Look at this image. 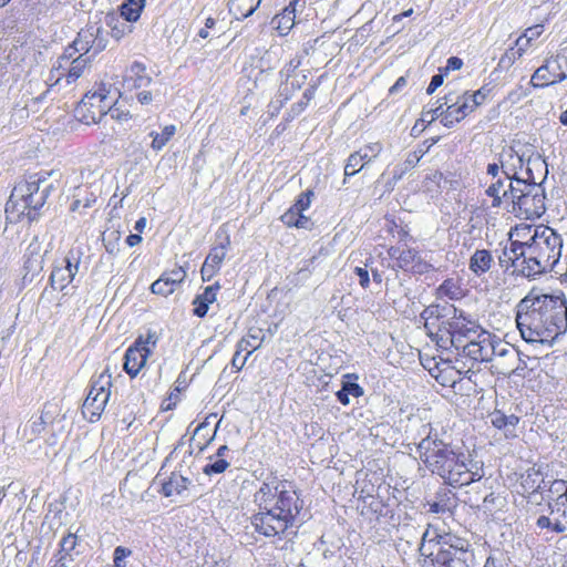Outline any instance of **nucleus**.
<instances>
[{"label":"nucleus","mask_w":567,"mask_h":567,"mask_svg":"<svg viewBox=\"0 0 567 567\" xmlns=\"http://www.w3.org/2000/svg\"><path fill=\"white\" fill-rule=\"evenodd\" d=\"M228 466H229V463L226 460L218 458L215 462L208 463L207 465H205V467L203 468V472L206 475L220 474V473H224Z\"/></svg>","instance_id":"8fccbe9b"},{"label":"nucleus","mask_w":567,"mask_h":567,"mask_svg":"<svg viewBox=\"0 0 567 567\" xmlns=\"http://www.w3.org/2000/svg\"><path fill=\"white\" fill-rule=\"evenodd\" d=\"M342 388L351 396L359 398L363 395V389L358 383L344 382Z\"/></svg>","instance_id":"69168bd1"},{"label":"nucleus","mask_w":567,"mask_h":567,"mask_svg":"<svg viewBox=\"0 0 567 567\" xmlns=\"http://www.w3.org/2000/svg\"><path fill=\"white\" fill-rule=\"evenodd\" d=\"M316 90H317L316 85H311L305 90V92L302 94V99L298 103H296L291 106V112L295 115L300 114L306 109V106L309 104V102L313 99V96L316 94Z\"/></svg>","instance_id":"c03bdc74"},{"label":"nucleus","mask_w":567,"mask_h":567,"mask_svg":"<svg viewBox=\"0 0 567 567\" xmlns=\"http://www.w3.org/2000/svg\"><path fill=\"white\" fill-rule=\"evenodd\" d=\"M220 288L219 284L216 282L205 288L204 292L196 296L193 303L195 306L193 312L198 318H203L207 315L209 305L216 301V292Z\"/></svg>","instance_id":"5701e85b"},{"label":"nucleus","mask_w":567,"mask_h":567,"mask_svg":"<svg viewBox=\"0 0 567 567\" xmlns=\"http://www.w3.org/2000/svg\"><path fill=\"white\" fill-rule=\"evenodd\" d=\"M491 423L498 430H503L506 437L516 436V426L519 422V417L515 414L506 415L499 410H495L489 415Z\"/></svg>","instance_id":"aec40b11"},{"label":"nucleus","mask_w":567,"mask_h":567,"mask_svg":"<svg viewBox=\"0 0 567 567\" xmlns=\"http://www.w3.org/2000/svg\"><path fill=\"white\" fill-rule=\"evenodd\" d=\"M34 250L31 249V245L27 249L25 260L23 264L24 274L22 276L23 285L32 284L35 278L34 271Z\"/></svg>","instance_id":"a19ab883"},{"label":"nucleus","mask_w":567,"mask_h":567,"mask_svg":"<svg viewBox=\"0 0 567 567\" xmlns=\"http://www.w3.org/2000/svg\"><path fill=\"white\" fill-rule=\"evenodd\" d=\"M516 323L525 341L551 342L567 330V301L530 291L516 306Z\"/></svg>","instance_id":"f257e3e1"},{"label":"nucleus","mask_w":567,"mask_h":567,"mask_svg":"<svg viewBox=\"0 0 567 567\" xmlns=\"http://www.w3.org/2000/svg\"><path fill=\"white\" fill-rule=\"evenodd\" d=\"M219 270V267L214 265L213 262L205 259L200 274L204 281H208L213 278V276Z\"/></svg>","instance_id":"13d9d810"},{"label":"nucleus","mask_w":567,"mask_h":567,"mask_svg":"<svg viewBox=\"0 0 567 567\" xmlns=\"http://www.w3.org/2000/svg\"><path fill=\"white\" fill-rule=\"evenodd\" d=\"M511 187L517 188L516 183L512 181L511 176L503 175L502 177L491 181L485 194L492 197L493 208H501L504 203L509 204L513 196L508 194Z\"/></svg>","instance_id":"f8f14e48"},{"label":"nucleus","mask_w":567,"mask_h":567,"mask_svg":"<svg viewBox=\"0 0 567 567\" xmlns=\"http://www.w3.org/2000/svg\"><path fill=\"white\" fill-rule=\"evenodd\" d=\"M503 505V499L496 495L494 492H491L483 498L482 509L484 512H494L501 508Z\"/></svg>","instance_id":"49530a36"},{"label":"nucleus","mask_w":567,"mask_h":567,"mask_svg":"<svg viewBox=\"0 0 567 567\" xmlns=\"http://www.w3.org/2000/svg\"><path fill=\"white\" fill-rule=\"evenodd\" d=\"M258 512L251 517L255 530L266 537L280 536L293 527L303 502L297 491L276 477L265 481L254 494Z\"/></svg>","instance_id":"f03ea898"},{"label":"nucleus","mask_w":567,"mask_h":567,"mask_svg":"<svg viewBox=\"0 0 567 567\" xmlns=\"http://www.w3.org/2000/svg\"><path fill=\"white\" fill-rule=\"evenodd\" d=\"M498 340H494L487 331H481L476 338L470 339L464 346L463 357L475 362H489L495 355Z\"/></svg>","instance_id":"1a4fd4ad"},{"label":"nucleus","mask_w":567,"mask_h":567,"mask_svg":"<svg viewBox=\"0 0 567 567\" xmlns=\"http://www.w3.org/2000/svg\"><path fill=\"white\" fill-rule=\"evenodd\" d=\"M436 550H432L422 563V567H472L474 554L468 549L466 540L455 538L439 542Z\"/></svg>","instance_id":"0eeeda50"},{"label":"nucleus","mask_w":567,"mask_h":567,"mask_svg":"<svg viewBox=\"0 0 567 567\" xmlns=\"http://www.w3.org/2000/svg\"><path fill=\"white\" fill-rule=\"evenodd\" d=\"M110 399V395L109 394H101V395H86L85 400H84V403H83V406H82V411H83V414L86 415L89 414V419L91 422H94L96 421L102 412L104 411L105 409V405L107 403Z\"/></svg>","instance_id":"b1692460"},{"label":"nucleus","mask_w":567,"mask_h":567,"mask_svg":"<svg viewBox=\"0 0 567 567\" xmlns=\"http://www.w3.org/2000/svg\"><path fill=\"white\" fill-rule=\"evenodd\" d=\"M421 433L425 436L417 444L420 458L433 474H437L454 487L468 485L483 477L482 467L441 440L437 433L432 435L430 424L422 425Z\"/></svg>","instance_id":"7ed1b4c3"},{"label":"nucleus","mask_w":567,"mask_h":567,"mask_svg":"<svg viewBox=\"0 0 567 567\" xmlns=\"http://www.w3.org/2000/svg\"><path fill=\"white\" fill-rule=\"evenodd\" d=\"M542 475V472L539 468L530 467L526 471V474L523 476V488L527 491H537V489H545L546 483L545 480H540L539 482L536 480L537 476Z\"/></svg>","instance_id":"72a5a7b5"},{"label":"nucleus","mask_w":567,"mask_h":567,"mask_svg":"<svg viewBox=\"0 0 567 567\" xmlns=\"http://www.w3.org/2000/svg\"><path fill=\"white\" fill-rule=\"evenodd\" d=\"M452 101L447 95L442 100H437L431 107L424 109L422 112V121L427 122L429 124L435 121L437 117H441V112L443 111V105L447 104V102Z\"/></svg>","instance_id":"58836bf2"},{"label":"nucleus","mask_w":567,"mask_h":567,"mask_svg":"<svg viewBox=\"0 0 567 567\" xmlns=\"http://www.w3.org/2000/svg\"><path fill=\"white\" fill-rule=\"evenodd\" d=\"M524 243L520 241H512L509 247H505L503 249L502 255L498 256V261L501 267L505 268L506 270L509 267H514L516 270L523 274V270H525L524 266H527L526 262H523L524 255H519V252H523Z\"/></svg>","instance_id":"dca6fc26"},{"label":"nucleus","mask_w":567,"mask_h":567,"mask_svg":"<svg viewBox=\"0 0 567 567\" xmlns=\"http://www.w3.org/2000/svg\"><path fill=\"white\" fill-rule=\"evenodd\" d=\"M367 158L359 152L352 153L344 166V177L353 176L359 173L368 163Z\"/></svg>","instance_id":"4c0bfd02"},{"label":"nucleus","mask_w":567,"mask_h":567,"mask_svg":"<svg viewBox=\"0 0 567 567\" xmlns=\"http://www.w3.org/2000/svg\"><path fill=\"white\" fill-rule=\"evenodd\" d=\"M468 341V338L462 336V334H454L453 333V343L452 348H454L458 354L462 355L464 352V346H466V342Z\"/></svg>","instance_id":"774afa93"},{"label":"nucleus","mask_w":567,"mask_h":567,"mask_svg":"<svg viewBox=\"0 0 567 567\" xmlns=\"http://www.w3.org/2000/svg\"><path fill=\"white\" fill-rule=\"evenodd\" d=\"M439 291L442 293V295H445L447 297H450L451 299H455V298H458V296L461 295V290H460V287H457L453 280L449 279V280H445L439 288Z\"/></svg>","instance_id":"864d4df0"},{"label":"nucleus","mask_w":567,"mask_h":567,"mask_svg":"<svg viewBox=\"0 0 567 567\" xmlns=\"http://www.w3.org/2000/svg\"><path fill=\"white\" fill-rule=\"evenodd\" d=\"M190 481L177 473H172L169 478L162 484V493L166 497H171L174 495H182L186 492Z\"/></svg>","instance_id":"bb28decb"},{"label":"nucleus","mask_w":567,"mask_h":567,"mask_svg":"<svg viewBox=\"0 0 567 567\" xmlns=\"http://www.w3.org/2000/svg\"><path fill=\"white\" fill-rule=\"evenodd\" d=\"M135 341H142V349L151 350V347H155L158 341V336L155 331L148 330L146 337L140 336Z\"/></svg>","instance_id":"4d7b16f0"},{"label":"nucleus","mask_w":567,"mask_h":567,"mask_svg":"<svg viewBox=\"0 0 567 567\" xmlns=\"http://www.w3.org/2000/svg\"><path fill=\"white\" fill-rule=\"evenodd\" d=\"M457 107L464 111V114L467 115L472 113L478 105H474V102L471 100V94L465 93L462 97V101H457Z\"/></svg>","instance_id":"680f3d73"},{"label":"nucleus","mask_w":567,"mask_h":567,"mask_svg":"<svg viewBox=\"0 0 567 567\" xmlns=\"http://www.w3.org/2000/svg\"><path fill=\"white\" fill-rule=\"evenodd\" d=\"M354 274L359 278V284L363 289H368L370 286V276L367 268L363 267H355Z\"/></svg>","instance_id":"0e129e2a"},{"label":"nucleus","mask_w":567,"mask_h":567,"mask_svg":"<svg viewBox=\"0 0 567 567\" xmlns=\"http://www.w3.org/2000/svg\"><path fill=\"white\" fill-rule=\"evenodd\" d=\"M145 6V0H126L121 7V14L126 21H136Z\"/></svg>","instance_id":"473e14b6"},{"label":"nucleus","mask_w":567,"mask_h":567,"mask_svg":"<svg viewBox=\"0 0 567 567\" xmlns=\"http://www.w3.org/2000/svg\"><path fill=\"white\" fill-rule=\"evenodd\" d=\"M530 360L532 359L528 355H522V361H517V363L515 364L514 375H517V377H520V378H525L526 377V371L527 370H533V368L528 367V362Z\"/></svg>","instance_id":"e2e57ef3"},{"label":"nucleus","mask_w":567,"mask_h":567,"mask_svg":"<svg viewBox=\"0 0 567 567\" xmlns=\"http://www.w3.org/2000/svg\"><path fill=\"white\" fill-rule=\"evenodd\" d=\"M426 334L440 348L449 350L453 343V331L457 327V309L452 305H431L421 312Z\"/></svg>","instance_id":"39448f33"},{"label":"nucleus","mask_w":567,"mask_h":567,"mask_svg":"<svg viewBox=\"0 0 567 567\" xmlns=\"http://www.w3.org/2000/svg\"><path fill=\"white\" fill-rule=\"evenodd\" d=\"M48 176L51 178L49 183L43 184L39 192H41V200L38 208L45 204H51V197L59 193L61 174L55 169H49Z\"/></svg>","instance_id":"cd10ccee"},{"label":"nucleus","mask_w":567,"mask_h":567,"mask_svg":"<svg viewBox=\"0 0 567 567\" xmlns=\"http://www.w3.org/2000/svg\"><path fill=\"white\" fill-rule=\"evenodd\" d=\"M260 2L261 0H230L229 13L237 20L246 19L257 10Z\"/></svg>","instance_id":"a878e982"},{"label":"nucleus","mask_w":567,"mask_h":567,"mask_svg":"<svg viewBox=\"0 0 567 567\" xmlns=\"http://www.w3.org/2000/svg\"><path fill=\"white\" fill-rule=\"evenodd\" d=\"M486 174L491 177V181L505 175L502 161L499 159V163H489L486 167Z\"/></svg>","instance_id":"052dcab7"},{"label":"nucleus","mask_w":567,"mask_h":567,"mask_svg":"<svg viewBox=\"0 0 567 567\" xmlns=\"http://www.w3.org/2000/svg\"><path fill=\"white\" fill-rule=\"evenodd\" d=\"M109 106L103 93H87L82 99L78 112L82 114L86 124L99 123L107 114Z\"/></svg>","instance_id":"9d476101"},{"label":"nucleus","mask_w":567,"mask_h":567,"mask_svg":"<svg viewBox=\"0 0 567 567\" xmlns=\"http://www.w3.org/2000/svg\"><path fill=\"white\" fill-rule=\"evenodd\" d=\"M382 151V145L379 142L370 143L359 150V152L367 158L365 163H370Z\"/></svg>","instance_id":"603ef678"},{"label":"nucleus","mask_w":567,"mask_h":567,"mask_svg":"<svg viewBox=\"0 0 567 567\" xmlns=\"http://www.w3.org/2000/svg\"><path fill=\"white\" fill-rule=\"evenodd\" d=\"M548 493L550 494L547 496L548 498L557 495V504L565 505L567 503V482L564 480L553 481L548 487Z\"/></svg>","instance_id":"ea45409f"},{"label":"nucleus","mask_w":567,"mask_h":567,"mask_svg":"<svg viewBox=\"0 0 567 567\" xmlns=\"http://www.w3.org/2000/svg\"><path fill=\"white\" fill-rule=\"evenodd\" d=\"M218 238H220V241L218 245L214 246L208 256L206 257V260L213 262L214 265L218 266L220 268L221 262L224 261L227 249L230 246V238L228 235H224L221 238L220 235H217Z\"/></svg>","instance_id":"c756f323"},{"label":"nucleus","mask_w":567,"mask_h":567,"mask_svg":"<svg viewBox=\"0 0 567 567\" xmlns=\"http://www.w3.org/2000/svg\"><path fill=\"white\" fill-rule=\"evenodd\" d=\"M520 56V52L516 51L515 48L512 47L501 56L498 66L502 69H509Z\"/></svg>","instance_id":"de8ad7c7"},{"label":"nucleus","mask_w":567,"mask_h":567,"mask_svg":"<svg viewBox=\"0 0 567 567\" xmlns=\"http://www.w3.org/2000/svg\"><path fill=\"white\" fill-rule=\"evenodd\" d=\"M186 271L182 268H175L169 272L163 274L151 286V291L156 295L168 296L175 291L178 285L185 279Z\"/></svg>","instance_id":"ddd939ff"},{"label":"nucleus","mask_w":567,"mask_h":567,"mask_svg":"<svg viewBox=\"0 0 567 567\" xmlns=\"http://www.w3.org/2000/svg\"><path fill=\"white\" fill-rule=\"evenodd\" d=\"M526 169H525V177H523L524 179H526V183H537L536 182V177L534 175V169H542L544 168L545 172L547 173V164L546 162L542 158L540 155L536 154V155H530L526 163Z\"/></svg>","instance_id":"c9c22d12"},{"label":"nucleus","mask_w":567,"mask_h":567,"mask_svg":"<svg viewBox=\"0 0 567 567\" xmlns=\"http://www.w3.org/2000/svg\"><path fill=\"white\" fill-rule=\"evenodd\" d=\"M465 116L464 111L460 110L455 102L452 105H449L444 112H441V123L445 127H453L455 123H458Z\"/></svg>","instance_id":"e433bc0d"},{"label":"nucleus","mask_w":567,"mask_h":567,"mask_svg":"<svg viewBox=\"0 0 567 567\" xmlns=\"http://www.w3.org/2000/svg\"><path fill=\"white\" fill-rule=\"evenodd\" d=\"M80 49L72 42L63 52V54L58 60V65L55 71H60L61 69H66V64H69L73 59H75V54L80 53Z\"/></svg>","instance_id":"a18cd8bd"},{"label":"nucleus","mask_w":567,"mask_h":567,"mask_svg":"<svg viewBox=\"0 0 567 567\" xmlns=\"http://www.w3.org/2000/svg\"><path fill=\"white\" fill-rule=\"evenodd\" d=\"M501 161L506 176H511L512 181L516 183L517 179H524L523 176H518V172L525 166L524 155H519L512 147L505 150L501 154Z\"/></svg>","instance_id":"f3484780"},{"label":"nucleus","mask_w":567,"mask_h":567,"mask_svg":"<svg viewBox=\"0 0 567 567\" xmlns=\"http://www.w3.org/2000/svg\"><path fill=\"white\" fill-rule=\"evenodd\" d=\"M566 78L567 75L565 73H556L555 71H551V65L547 63L534 72L530 82L534 86L543 87L561 82Z\"/></svg>","instance_id":"4be33fe9"},{"label":"nucleus","mask_w":567,"mask_h":567,"mask_svg":"<svg viewBox=\"0 0 567 567\" xmlns=\"http://www.w3.org/2000/svg\"><path fill=\"white\" fill-rule=\"evenodd\" d=\"M142 341H135L133 346H131L125 353L124 361V370L125 372L134 378L138 374L142 368L145 365L148 355L151 354V350L142 349Z\"/></svg>","instance_id":"4468645a"},{"label":"nucleus","mask_w":567,"mask_h":567,"mask_svg":"<svg viewBox=\"0 0 567 567\" xmlns=\"http://www.w3.org/2000/svg\"><path fill=\"white\" fill-rule=\"evenodd\" d=\"M423 155V151L409 153L405 161L402 164L395 166L393 172V179L395 182L400 181L408 171L416 166Z\"/></svg>","instance_id":"2f4dec72"},{"label":"nucleus","mask_w":567,"mask_h":567,"mask_svg":"<svg viewBox=\"0 0 567 567\" xmlns=\"http://www.w3.org/2000/svg\"><path fill=\"white\" fill-rule=\"evenodd\" d=\"M34 190V183L28 181L20 182L14 186L6 205V215L10 223H23L31 226L35 216Z\"/></svg>","instance_id":"6e6552de"},{"label":"nucleus","mask_w":567,"mask_h":567,"mask_svg":"<svg viewBox=\"0 0 567 567\" xmlns=\"http://www.w3.org/2000/svg\"><path fill=\"white\" fill-rule=\"evenodd\" d=\"M494 262L493 256L487 249H477L470 258L468 268L476 276L486 274Z\"/></svg>","instance_id":"393cba45"},{"label":"nucleus","mask_w":567,"mask_h":567,"mask_svg":"<svg viewBox=\"0 0 567 567\" xmlns=\"http://www.w3.org/2000/svg\"><path fill=\"white\" fill-rule=\"evenodd\" d=\"M444 82V75L442 73L432 76L431 82L426 89L427 94H433Z\"/></svg>","instance_id":"338daca9"},{"label":"nucleus","mask_w":567,"mask_h":567,"mask_svg":"<svg viewBox=\"0 0 567 567\" xmlns=\"http://www.w3.org/2000/svg\"><path fill=\"white\" fill-rule=\"evenodd\" d=\"M176 126L175 125H166L162 133L151 132L150 136L152 140V148L155 151H161L168 141L175 135Z\"/></svg>","instance_id":"f704fd0d"},{"label":"nucleus","mask_w":567,"mask_h":567,"mask_svg":"<svg viewBox=\"0 0 567 567\" xmlns=\"http://www.w3.org/2000/svg\"><path fill=\"white\" fill-rule=\"evenodd\" d=\"M79 271V261L75 260L73 264L69 257L63 259V265L55 267L50 276L51 285L54 289L62 290L68 284H70L74 276Z\"/></svg>","instance_id":"2eb2a0df"},{"label":"nucleus","mask_w":567,"mask_h":567,"mask_svg":"<svg viewBox=\"0 0 567 567\" xmlns=\"http://www.w3.org/2000/svg\"><path fill=\"white\" fill-rule=\"evenodd\" d=\"M265 337V332L261 328L251 327L248 329L246 336L238 341L237 348L239 351H247V355L249 357L261 347Z\"/></svg>","instance_id":"412c9836"},{"label":"nucleus","mask_w":567,"mask_h":567,"mask_svg":"<svg viewBox=\"0 0 567 567\" xmlns=\"http://www.w3.org/2000/svg\"><path fill=\"white\" fill-rule=\"evenodd\" d=\"M530 238L524 243L523 276L535 277L554 270L561 257L563 238L554 228L546 225L535 226ZM522 255V252H519Z\"/></svg>","instance_id":"20e7f679"},{"label":"nucleus","mask_w":567,"mask_h":567,"mask_svg":"<svg viewBox=\"0 0 567 567\" xmlns=\"http://www.w3.org/2000/svg\"><path fill=\"white\" fill-rule=\"evenodd\" d=\"M492 361L493 368L498 374L512 375L514 374L517 361H522V353L508 343H503L498 340Z\"/></svg>","instance_id":"9b49d317"},{"label":"nucleus","mask_w":567,"mask_h":567,"mask_svg":"<svg viewBox=\"0 0 567 567\" xmlns=\"http://www.w3.org/2000/svg\"><path fill=\"white\" fill-rule=\"evenodd\" d=\"M457 327L458 329H455L453 331L454 334H462L466 338L473 339V336H477L480 332H477V329L475 326L467 327V323L465 322V318H463V312L457 310Z\"/></svg>","instance_id":"37998d69"},{"label":"nucleus","mask_w":567,"mask_h":567,"mask_svg":"<svg viewBox=\"0 0 567 567\" xmlns=\"http://www.w3.org/2000/svg\"><path fill=\"white\" fill-rule=\"evenodd\" d=\"M132 554V550L122 546L114 549L113 564L114 567H125V558Z\"/></svg>","instance_id":"6e6d98bb"},{"label":"nucleus","mask_w":567,"mask_h":567,"mask_svg":"<svg viewBox=\"0 0 567 567\" xmlns=\"http://www.w3.org/2000/svg\"><path fill=\"white\" fill-rule=\"evenodd\" d=\"M517 188L511 187L508 190L512 199L509 204L515 213L526 219L539 218L545 212V192L542 183H526V179L516 181Z\"/></svg>","instance_id":"423d86ee"},{"label":"nucleus","mask_w":567,"mask_h":567,"mask_svg":"<svg viewBox=\"0 0 567 567\" xmlns=\"http://www.w3.org/2000/svg\"><path fill=\"white\" fill-rule=\"evenodd\" d=\"M94 33H102V29L100 27L92 25L85 30H81L78 33L76 39L73 41L82 52L81 54H84V56H87V53L92 51L91 44L94 42Z\"/></svg>","instance_id":"c85d7f7f"},{"label":"nucleus","mask_w":567,"mask_h":567,"mask_svg":"<svg viewBox=\"0 0 567 567\" xmlns=\"http://www.w3.org/2000/svg\"><path fill=\"white\" fill-rule=\"evenodd\" d=\"M60 525L61 520L59 517H56V514H54L52 518H50L49 515H47L41 526L43 537L48 536V540L50 542L51 537L49 536V534L54 530L55 526L59 527Z\"/></svg>","instance_id":"5fc2aeb1"},{"label":"nucleus","mask_w":567,"mask_h":567,"mask_svg":"<svg viewBox=\"0 0 567 567\" xmlns=\"http://www.w3.org/2000/svg\"><path fill=\"white\" fill-rule=\"evenodd\" d=\"M111 374L107 371L102 372L96 379L92 380L91 389L87 395H101L109 394L111 395Z\"/></svg>","instance_id":"7c9ffc66"},{"label":"nucleus","mask_w":567,"mask_h":567,"mask_svg":"<svg viewBox=\"0 0 567 567\" xmlns=\"http://www.w3.org/2000/svg\"><path fill=\"white\" fill-rule=\"evenodd\" d=\"M90 56H84V54H79L75 59H73L69 64H66V69H61L56 71V80L55 83L65 76L68 83L75 82L79 78L83 75L85 70L89 68Z\"/></svg>","instance_id":"6ab92c4d"},{"label":"nucleus","mask_w":567,"mask_h":567,"mask_svg":"<svg viewBox=\"0 0 567 567\" xmlns=\"http://www.w3.org/2000/svg\"><path fill=\"white\" fill-rule=\"evenodd\" d=\"M152 78L146 73V68L140 62H134L126 71L124 85L128 90L147 87Z\"/></svg>","instance_id":"a211bd4d"},{"label":"nucleus","mask_w":567,"mask_h":567,"mask_svg":"<svg viewBox=\"0 0 567 567\" xmlns=\"http://www.w3.org/2000/svg\"><path fill=\"white\" fill-rule=\"evenodd\" d=\"M76 540H78V537L75 534L70 533V534L63 536L60 542V545H61L60 556L66 555L68 557H72L71 551L75 549Z\"/></svg>","instance_id":"09e8293b"},{"label":"nucleus","mask_w":567,"mask_h":567,"mask_svg":"<svg viewBox=\"0 0 567 567\" xmlns=\"http://www.w3.org/2000/svg\"><path fill=\"white\" fill-rule=\"evenodd\" d=\"M419 258L417 251L411 248L402 249V252L398 255V265L396 267L403 270H411L412 265Z\"/></svg>","instance_id":"79ce46f5"},{"label":"nucleus","mask_w":567,"mask_h":567,"mask_svg":"<svg viewBox=\"0 0 567 567\" xmlns=\"http://www.w3.org/2000/svg\"><path fill=\"white\" fill-rule=\"evenodd\" d=\"M312 196V190L301 193L296 203L291 206V208L295 209L297 213H302L303 210L309 208Z\"/></svg>","instance_id":"3c124183"},{"label":"nucleus","mask_w":567,"mask_h":567,"mask_svg":"<svg viewBox=\"0 0 567 567\" xmlns=\"http://www.w3.org/2000/svg\"><path fill=\"white\" fill-rule=\"evenodd\" d=\"M491 89L487 85H483L480 90L471 94V100L474 102V105L480 106L484 103Z\"/></svg>","instance_id":"bf43d9fd"}]
</instances>
